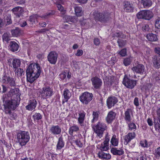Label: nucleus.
<instances>
[{"mask_svg":"<svg viewBox=\"0 0 160 160\" xmlns=\"http://www.w3.org/2000/svg\"><path fill=\"white\" fill-rule=\"evenodd\" d=\"M19 90L15 88L10 90L8 94L3 95L2 100L3 103L4 111L6 114L11 115V110H14L18 107L20 101L18 93Z\"/></svg>","mask_w":160,"mask_h":160,"instance_id":"f257e3e1","label":"nucleus"},{"mask_svg":"<svg viewBox=\"0 0 160 160\" xmlns=\"http://www.w3.org/2000/svg\"><path fill=\"white\" fill-rule=\"evenodd\" d=\"M41 73V68L37 63H32L28 67L26 70L27 81L31 83L39 77Z\"/></svg>","mask_w":160,"mask_h":160,"instance_id":"f03ea898","label":"nucleus"},{"mask_svg":"<svg viewBox=\"0 0 160 160\" xmlns=\"http://www.w3.org/2000/svg\"><path fill=\"white\" fill-rule=\"evenodd\" d=\"M93 15L96 21L102 23H108L112 19L111 13L107 12H101L95 11L93 12Z\"/></svg>","mask_w":160,"mask_h":160,"instance_id":"7ed1b4c3","label":"nucleus"},{"mask_svg":"<svg viewBox=\"0 0 160 160\" xmlns=\"http://www.w3.org/2000/svg\"><path fill=\"white\" fill-rule=\"evenodd\" d=\"M17 137L18 142L22 146L26 145L30 138L29 132L25 131H20L17 133Z\"/></svg>","mask_w":160,"mask_h":160,"instance_id":"20e7f679","label":"nucleus"},{"mask_svg":"<svg viewBox=\"0 0 160 160\" xmlns=\"http://www.w3.org/2000/svg\"><path fill=\"white\" fill-rule=\"evenodd\" d=\"M92 125L94 132L100 138L102 137L104 132L107 129L106 125L100 122H98L96 125Z\"/></svg>","mask_w":160,"mask_h":160,"instance_id":"39448f33","label":"nucleus"},{"mask_svg":"<svg viewBox=\"0 0 160 160\" xmlns=\"http://www.w3.org/2000/svg\"><path fill=\"white\" fill-rule=\"evenodd\" d=\"M39 92L41 97L43 99L49 98L54 94L52 89L48 86L43 87Z\"/></svg>","mask_w":160,"mask_h":160,"instance_id":"423d86ee","label":"nucleus"},{"mask_svg":"<svg viewBox=\"0 0 160 160\" xmlns=\"http://www.w3.org/2000/svg\"><path fill=\"white\" fill-rule=\"evenodd\" d=\"M137 17L138 19L149 20L153 17V14L152 12L150 10H142L137 14Z\"/></svg>","mask_w":160,"mask_h":160,"instance_id":"0eeeda50","label":"nucleus"},{"mask_svg":"<svg viewBox=\"0 0 160 160\" xmlns=\"http://www.w3.org/2000/svg\"><path fill=\"white\" fill-rule=\"evenodd\" d=\"M93 96L92 93L85 92L80 96V100L83 104L86 105L92 100Z\"/></svg>","mask_w":160,"mask_h":160,"instance_id":"6e6552de","label":"nucleus"},{"mask_svg":"<svg viewBox=\"0 0 160 160\" xmlns=\"http://www.w3.org/2000/svg\"><path fill=\"white\" fill-rule=\"evenodd\" d=\"M137 82L136 80H131L126 76L124 77L122 81V83L127 88L132 89L136 85Z\"/></svg>","mask_w":160,"mask_h":160,"instance_id":"1a4fd4ad","label":"nucleus"},{"mask_svg":"<svg viewBox=\"0 0 160 160\" xmlns=\"http://www.w3.org/2000/svg\"><path fill=\"white\" fill-rule=\"evenodd\" d=\"M58 54L55 51L50 52L47 56L48 61L51 64H55L57 61Z\"/></svg>","mask_w":160,"mask_h":160,"instance_id":"9d476101","label":"nucleus"},{"mask_svg":"<svg viewBox=\"0 0 160 160\" xmlns=\"http://www.w3.org/2000/svg\"><path fill=\"white\" fill-rule=\"evenodd\" d=\"M2 82L3 83L8 84L11 87L16 86V83L14 78L10 76H7L6 74L4 75L2 77Z\"/></svg>","mask_w":160,"mask_h":160,"instance_id":"9b49d317","label":"nucleus"},{"mask_svg":"<svg viewBox=\"0 0 160 160\" xmlns=\"http://www.w3.org/2000/svg\"><path fill=\"white\" fill-rule=\"evenodd\" d=\"M132 70L133 72L137 73L143 75L144 77L145 76L146 72L145 67L143 64H138V65L133 67L132 68Z\"/></svg>","mask_w":160,"mask_h":160,"instance_id":"f8f14e48","label":"nucleus"},{"mask_svg":"<svg viewBox=\"0 0 160 160\" xmlns=\"http://www.w3.org/2000/svg\"><path fill=\"white\" fill-rule=\"evenodd\" d=\"M92 84L96 89H100L102 84V81L101 79L97 76L92 78L91 79Z\"/></svg>","mask_w":160,"mask_h":160,"instance_id":"ddd939ff","label":"nucleus"},{"mask_svg":"<svg viewBox=\"0 0 160 160\" xmlns=\"http://www.w3.org/2000/svg\"><path fill=\"white\" fill-rule=\"evenodd\" d=\"M117 98L115 97H109L107 100V105L109 109L111 108L118 102Z\"/></svg>","mask_w":160,"mask_h":160,"instance_id":"4468645a","label":"nucleus"},{"mask_svg":"<svg viewBox=\"0 0 160 160\" xmlns=\"http://www.w3.org/2000/svg\"><path fill=\"white\" fill-rule=\"evenodd\" d=\"M124 10L128 12H132L134 10L133 4L130 2L125 1L123 3Z\"/></svg>","mask_w":160,"mask_h":160,"instance_id":"2eb2a0df","label":"nucleus"},{"mask_svg":"<svg viewBox=\"0 0 160 160\" xmlns=\"http://www.w3.org/2000/svg\"><path fill=\"white\" fill-rule=\"evenodd\" d=\"M37 104V102L35 99H32L29 101L28 105L26 107V108L27 110L29 111H32L34 109Z\"/></svg>","mask_w":160,"mask_h":160,"instance_id":"dca6fc26","label":"nucleus"},{"mask_svg":"<svg viewBox=\"0 0 160 160\" xmlns=\"http://www.w3.org/2000/svg\"><path fill=\"white\" fill-rule=\"evenodd\" d=\"M109 138L108 134L106 135L105 137V139L103 144H101L100 147V149L101 151H106L109 148Z\"/></svg>","mask_w":160,"mask_h":160,"instance_id":"f3484780","label":"nucleus"},{"mask_svg":"<svg viewBox=\"0 0 160 160\" xmlns=\"http://www.w3.org/2000/svg\"><path fill=\"white\" fill-rule=\"evenodd\" d=\"M50 132L53 135H58L61 133V129L58 125H52L50 128Z\"/></svg>","mask_w":160,"mask_h":160,"instance_id":"a211bd4d","label":"nucleus"},{"mask_svg":"<svg viewBox=\"0 0 160 160\" xmlns=\"http://www.w3.org/2000/svg\"><path fill=\"white\" fill-rule=\"evenodd\" d=\"M135 133H129L127 135L124 136V144L127 145L128 143L130 142L131 140L133 139L135 137Z\"/></svg>","mask_w":160,"mask_h":160,"instance_id":"6ab92c4d","label":"nucleus"},{"mask_svg":"<svg viewBox=\"0 0 160 160\" xmlns=\"http://www.w3.org/2000/svg\"><path fill=\"white\" fill-rule=\"evenodd\" d=\"M115 116L116 113L112 111L109 112L106 118V120L107 122L108 123H111L115 118Z\"/></svg>","mask_w":160,"mask_h":160,"instance_id":"aec40b11","label":"nucleus"},{"mask_svg":"<svg viewBox=\"0 0 160 160\" xmlns=\"http://www.w3.org/2000/svg\"><path fill=\"white\" fill-rule=\"evenodd\" d=\"M9 49L13 52L17 51L19 48V46L18 44L14 41H11L9 45Z\"/></svg>","mask_w":160,"mask_h":160,"instance_id":"412c9836","label":"nucleus"},{"mask_svg":"<svg viewBox=\"0 0 160 160\" xmlns=\"http://www.w3.org/2000/svg\"><path fill=\"white\" fill-rule=\"evenodd\" d=\"M63 95L64 98L62 100V102L63 104L65 102L68 101V99L71 97V94L69 90L67 88H65L63 91Z\"/></svg>","mask_w":160,"mask_h":160,"instance_id":"4be33fe9","label":"nucleus"},{"mask_svg":"<svg viewBox=\"0 0 160 160\" xmlns=\"http://www.w3.org/2000/svg\"><path fill=\"white\" fill-rule=\"evenodd\" d=\"M3 22L4 26L5 27L11 24L12 23V21L11 15L9 14H8L5 16L4 17Z\"/></svg>","mask_w":160,"mask_h":160,"instance_id":"5701e85b","label":"nucleus"},{"mask_svg":"<svg viewBox=\"0 0 160 160\" xmlns=\"http://www.w3.org/2000/svg\"><path fill=\"white\" fill-rule=\"evenodd\" d=\"M148 40L151 42H156L158 40L157 35L152 33H149L146 36Z\"/></svg>","mask_w":160,"mask_h":160,"instance_id":"b1692460","label":"nucleus"},{"mask_svg":"<svg viewBox=\"0 0 160 160\" xmlns=\"http://www.w3.org/2000/svg\"><path fill=\"white\" fill-rule=\"evenodd\" d=\"M152 61L154 67L158 69L160 68V59L157 56H155L153 58Z\"/></svg>","mask_w":160,"mask_h":160,"instance_id":"393cba45","label":"nucleus"},{"mask_svg":"<svg viewBox=\"0 0 160 160\" xmlns=\"http://www.w3.org/2000/svg\"><path fill=\"white\" fill-rule=\"evenodd\" d=\"M12 60V64L13 66V68H15V71L16 69L20 67L21 65V61L19 59L17 58L11 59Z\"/></svg>","mask_w":160,"mask_h":160,"instance_id":"a878e982","label":"nucleus"},{"mask_svg":"<svg viewBox=\"0 0 160 160\" xmlns=\"http://www.w3.org/2000/svg\"><path fill=\"white\" fill-rule=\"evenodd\" d=\"M131 112V110L130 109H128L124 113V119L128 122H130L131 121V116L130 114V112Z\"/></svg>","mask_w":160,"mask_h":160,"instance_id":"bb28decb","label":"nucleus"},{"mask_svg":"<svg viewBox=\"0 0 160 160\" xmlns=\"http://www.w3.org/2000/svg\"><path fill=\"white\" fill-rule=\"evenodd\" d=\"M111 152L114 155H121L124 153V151L122 149L119 150L115 148H112L111 150Z\"/></svg>","mask_w":160,"mask_h":160,"instance_id":"cd10ccee","label":"nucleus"},{"mask_svg":"<svg viewBox=\"0 0 160 160\" xmlns=\"http://www.w3.org/2000/svg\"><path fill=\"white\" fill-rule=\"evenodd\" d=\"M157 112L159 118L157 123L155 125V127L156 130H158V131L160 132V108L157 109Z\"/></svg>","mask_w":160,"mask_h":160,"instance_id":"c85d7f7f","label":"nucleus"},{"mask_svg":"<svg viewBox=\"0 0 160 160\" xmlns=\"http://www.w3.org/2000/svg\"><path fill=\"white\" fill-rule=\"evenodd\" d=\"M79 117L78 118V121L79 123L80 124H82L84 120L85 113L82 111L79 113Z\"/></svg>","mask_w":160,"mask_h":160,"instance_id":"c756f323","label":"nucleus"},{"mask_svg":"<svg viewBox=\"0 0 160 160\" xmlns=\"http://www.w3.org/2000/svg\"><path fill=\"white\" fill-rule=\"evenodd\" d=\"M101 151V152L98 153V155L99 158L104 159H109L111 158V155L109 154L105 153Z\"/></svg>","mask_w":160,"mask_h":160,"instance_id":"7c9ffc66","label":"nucleus"},{"mask_svg":"<svg viewBox=\"0 0 160 160\" xmlns=\"http://www.w3.org/2000/svg\"><path fill=\"white\" fill-rule=\"evenodd\" d=\"M141 3L142 4L144 8H149L152 4L151 0H141Z\"/></svg>","mask_w":160,"mask_h":160,"instance_id":"2f4dec72","label":"nucleus"},{"mask_svg":"<svg viewBox=\"0 0 160 160\" xmlns=\"http://www.w3.org/2000/svg\"><path fill=\"white\" fill-rule=\"evenodd\" d=\"M11 32L12 35L14 37H18L22 33V31L18 28H16L15 29L12 30Z\"/></svg>","mask_w":160,"mask_h":160,"instance_id":"473e14b6","label":"nucleus"},{"mask_svg":"<svg viewBox=\"0 0 160 160\" xmlns=\"http://www.w3.org/2000/svg\"><path fill=\"white\" fill-rule=\"evenodd\" d=\"M64 143L63 141V138L62 137L59 138L58 141L57 145V149H61L64 146Z\"/></svg>","mask_w":160,"mask_h":160,"instance_id":"72a5a7b5","label":"nucleus"},{"mask_svg":"<svg viewBox=\"0 0 160 160\" xmlns=\"http://www.w3.org/2000/svg\"><path fill=\"white\" fill-rule=\"evenodd\" d=\"M82 10V9L81 7L77 6L75 8V14L77 16L79 17L82 15L83 13Z\"/></svg>","mask_w":160,"mask_h":160,"instance_id":"f704fd0d","label":"nucleus"},{"mask_svg":"<svg viewBox=\"0 0 160 160\" xmlns=\"http://www.w3.org/2000/svg\"><path fill=\"white\" fill-rule=\"evenodd\" d=\"M79 128L77 125H73L70 127L69 129V133L71 135H73V132H76L79 131Z\"/></svg>","mask_w":160,"mask_h":160,"instance_id":"c9c22d12","label":"nucleus"},{"mask_svg":"<svg viewBox=\"0 0 160 160\" xmlns=\"http://www.w3.org/2000/svg\"><path fill=\"white\" fill-rule=\"evenodd\" d=\"M117 42L118 44V46L121 48H122L125 46L127 43V41L126 40L120 38L118 39Z\"/></svg>","mask_w":160,"mask_h":160,"instance_id":"e433bc0d","label":"nucleus"},{"mask_svg":"<svg viewBox=\"0 0 160 160\" xmlns=\"http://www.w3.org/2000/svg\"><path fill=\"white\" fill-rule=\"evenodd\" d=\"M99 112L98 111H93L92 113L93 119L92 120V122L94 123L95 121L98 120L99 118Z\"/></svg>","mask_w":160,"mask_h":160,"instance_id":"4c0bfd02","label":"nucleus"},{"mask_svg":"<svg viewBox=\"0 0 160 160\" xmlns=\"http://www.w3.org/2000/svg\"><path fill=\"white\" fill-rule=\"evenodd\" d=\"M67 22H77V18L76 17H72L67 16L65 17Z\"/></svg>","mask_w":160,"mask_h":160,"instance_id":"58836bf2","label":"nucleus"},{"mask_svg":"<svg viewBox=\"0 0 160 160\" xmlns=\"http://www.w3.org/2000/svg\"><path fill=\"white\" fill-rule=\"evenodd\" d=\"M111 142L112 144L114 146H117L118 144V140L117 138H116V136L113 135L111 140Z\"/></svg>","mask_w":160,"mask_h":160,"instance_id":"ea45409f","label":"nucleus"},{"mask_svg":"<svg viewBox=\"0 0 160 160\" xmlns=\"http://www.w3.org/2000/svg\"><path fill=\"white\" fill-rule=\"evenodd\" d=\"M132 61L131 58H125L123 61V63L126 66H127L130 65Z\"/></svg>","mask_w":160,"mask_h":160,"instance_id":"a19ab883","label":"nucleus"},{"mask_svg":"<svg viewBox=\"0 0 160 160\" xmlns=\"http://www.w3.org/2000/svg\"><path fill=\"white\" fill-rule=\"evenodd\" d=\"M2 38L3 41H5L8 42L10 40V34L8 32L4 33L2 36Z\"/></svg>","mask_w":160,"mask_h":160,"instance_id":"79ce46f5","label":"nucleus"},{"mask_svg":"<svg viewBox=\"0 0 160 160\" xmlns=\"http://www.w3.org/2000/svg\"><path fill=\"white\" fill-rule=\"evenodd\" d=\"M34 121L42 119V116L39 113H36L32 116Z\"/></svg>","mask_w":160,"mask_h":160,"instance_id":"37998d69","label":"nucleus"},{"mask_svg":"<svg viewBox=\"0 0 160 160\" xmlns=\"http://www.w3.org/2000/svg\"><path fill=\"white\" fill-rule=\"evenodd\" d=\"M38 16L37 15H33L30 16L29 21L32 24H33L35 22V21L37 20Z\"/></svg>","mask_w":160,"mask_h":160,"instance_id":"c03bdc74","label":"nucleus"},{"mask_svg":"<svg viewBox=\"0 0 160 160\" xmlns=\"http://www.w3.org/2000/svg\"><path fill=\"white\" fill-rule=\"evenodd\" d=\"M129 122V123L128 124V125L129 128V130H132V129H135L136 128V126L135 124L133 122H132L131 121Z\"/></svg>","mask_w":160,"mask_h":160,"instance_id":"a18cd8bd","label":"nucleus"},{"mask_svg":"<svg viewBox=\"0 0 160 160\" xmlns=\"http://www.w3.org/2000/svg\"><path fill=\"white\" fill-rule=\"evenodd\" d=\"M127 49L124 48L122 49L120 51L118 52L121 56L124 57L127 55Z\"/></svg>","mask_w":160,"mask_h":160,"instance_id":"49530a36","label":"nucleus"},{"mask_svg":"<svg viewBox=\"0 0 160 160\" xmlns=\"http://www.w3.org/2000/svg\"><path fill=\"white\" fill-rule=\"evenodd\" d=\"M17 70L15 73L19 76H22V73L24 72L23 70L21 68H17Z\"/></svg>","mask_w":160,"mask_h":160,"instance_id":"de8ad7c7","label":"nucleus"},{"mask_svg":"<svg viewBox=\"0 0 160 160\" xmlns=\"http://www.w3.org/2000/svg\"><path fill=\"white\" fill-rule=\"evenodd\" d=\"M22 7H17L13 8L12 11L13 13L15 12H22Z\"/></svg>","mask_w":160,"mask_h":160,"instance_id":"09e8293b","label":"nucleus"},{"mask_svg":"<svg viewBox=\"0 0 160 160\" xmlns=\"http://www.w3.org/2000/svg\"><path fill=\"white\" fill-rule=\"evenodd\" d=\"M54 12H53L52 11L51 12H50L46 13L43 15L41 17L42 18H47L49 17L50 16L54 15Z\"/></svg>","mask_w":160,"mask_h":160,"instance_id":"8fccbe9b","label":"nucleus"},{"mask_svg":"<svg viewBox=\"0 0 160 160\" xmlns=\"http://www.w3.org/2000/svg\"><path fill=\"white\" fill-rule=\"evenodd\" d=\"M155 27L158 29H160V18H158L155 20Z\"/></svg>","mask_w":160,"mask_h":160,"instance_id":"3c124183","label":"nucleus"},{"mask_svg":"<svg viewBox=\"0 0 160 160\" xmlns=\"http://www.w3.org/2000/svg\"><path fill=\"white\" fill-rule=\"evenodd\" d=\"M154 155L157 158L160 157V147L155 149Z\"/></svg>","mask_w":160,"mask_h":160,"instance_id":"603ef678","label":"nucleus"},{"mask_svg":"<svg viewBox=\"0 0 160 160\" xmlns=\"http://www.w3.org/2000/svg\"><path fill=\"white\" fill-rule=\"evenodd\" d=\"M57 8L58 10L61 12L62 14H64L65 13V10L63 9V7L61 4H57Z\"/></svg>","mask_w":160,"mask_h":160,"instance_id":"864d4df0","label":"nucleus"},{"mask_svg":"<svg viewBox=\"0 0 160 160\" xmlns=\"http://www.w3.org/2000/svg\"><path fill=\"white\" fill-rule=\"evenodd\" d=\"M142 29L143 32L149 31V25L147 24H144L142 27Z\"/></svg>","mask_w":160,"mask_h":160,"instance_id":"5fc2aeb1","label":"nucleus"},{"mask_svg":"<svg viewBox=\"0 0 160 160\" xmlns=\"http://www.w3.org/2000/svg\"><path fill=\"white\" fill-rule=\"evenodd\" d=\"M73 142L75 143V144L79 147L81 148L83 146V144L79 140H76L75 141H73Z\"/></svg>","mask_w":160,"mask_h":160,"instance_id":"6e6d98bb","label":"nucleus"},{"mask_svg":"<svg viewBox=\"0 0 160 160\" xmlns=\"http://www.w3.org/2000/svg\"><path fill=\"white\" fill-rule=\"evenodd\" d=\"M140 144L141 146L143 147H148V146L146 140H144L143 141H141Z\"/></svg>","mask_w":160,"mask_h":160,"instance_id":"4d7b16f0","label":"nucleus"},{"mask_svg":"<svg viewBox=\"0 0 160 160\" xmlns=\"http://www.w3.org/2000/svg\"><path fill=\"white\" fill-rule=\"evenodd\" d=\"M72 63L73 65V67L76 69H79L80 68L79 66H78L79 62H76V61H73Z\"/></svg>","mask_w":160,"mask_h":160,"instance_id":"13d9d810","label":"nucleus"},{"mask_svg":"<svg viewBox=\"0 0 160 160\" xmlns=\"http://www.w3.org/2000/svg\"><path fill=\"white\" fill-rule=\"evenodd\" d=\"M67 75V73L64 72L63 73H61L59 75V78L62 80H63L66 77Z\"/></svg>","mask_w":160,"mask_h":160,"instance_id":"bf43d9fd","label":"nucleus"},{"mask_svg":"<svg viewBox=\"0 0 160 160\" xmlns=\"http://www.w3.org/2000/svg\"><path fill=\"white\" fill-rule=\"evenodd\" d=\"M94 43L96 45H98L100 43V41L98 38H95L93 41Z\"/></svg>","mask_w":160,"mask_h":160,"instance_id":"052dcab7","label":"nucleus"},{"mask_svg":"<svg viewBox=\"0 0 160 160\" xmlns=\"http://www.w3.org/2000/svg\"><path fill=\"white\" fill-rule=\"evenodd\" d=\"M83 52L82 50H78L77 51V52L76 53L75 55L77 56H80L82 55Z\"/></svg>","mask_w":160,"mask_h":160,"instance_id":"680f3d73","label":"nucleus"},{"mask_svg":"<svg viewBox=\"0 0 160 160\" xmlns=\"http://www.w3.org/2000/svg\"><path fill=\"white\" fill-rule=\"evenodd\" d=\"M134 103L136 106H138L139 105L138 99L137 97H136L134 100Z\"/></svg>","mask_w":160,"mask_h":160,"instance_id":"e2e57ef3","label":"nucleus"},{"mask_svg":"<svg viewBox=\"0 0 160 160\" xmlns=\"http://www.w3.org/2000/svg\"><path fill=\"white\" fill-rule=\"evenodd\" d=\"M15 1L16 3L19 4L24 3L25 2V0H15Z\"/></svg>","mask_w":160,"mask_h":160,"instance_id":"0e129e2a","label":"nucleus"},{"mask_svg":"<svg viewBox=\"0 0 160 160\" xmlns=\"http://www.w3.org/2000/svg\"><path fill=\"white\" fill-rule=\"evenodd\" d=\"M2 93H4L7 92V88L3 85H2Z\"/></svg>","mask_w":160,"mask_h":160,"instance_id":"69168bd1","label":"nucleus"},{"mask_svg":"<svg viewBox=\"0 0 160 160\" xmlns=\"http://www.w3.org/2000/svg\"><path fill=\"white\" fill-rule=\"evenodd\" d=\"M152 86V84L150 83H147L146 84V89H149L151 88Z\"/></svg>","mask_w":160,"mask_h":160,"instance_id":"338daca9","label":"nucleus"},{"mask_svg":"<svg viewBox=\"0 0 160 160\" xmlns=\"http://www.w3.org/2000/svg\"><path fill=\"white\" fill-rule=\"evenodd\" d=\"M155 51L156 53H158L160 56V48H157L155 49Z\"/></svg>","mask_w":160,"mask_h":160,"instance_id":"774afa93","label":"nucleus"}]
</instances>
